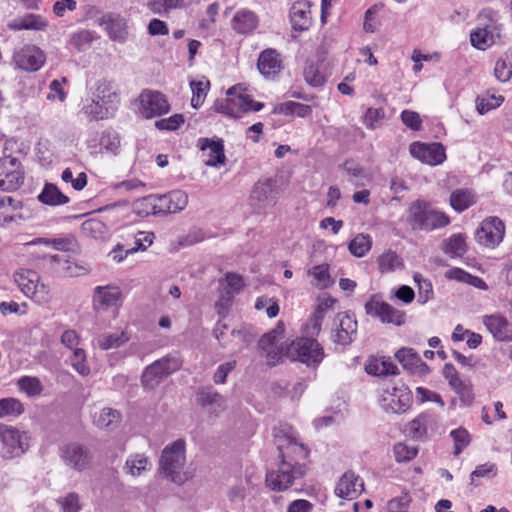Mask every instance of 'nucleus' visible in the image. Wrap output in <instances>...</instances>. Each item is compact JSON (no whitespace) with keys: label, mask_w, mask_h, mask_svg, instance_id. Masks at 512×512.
<instances>
[{"label":"nucleus","mask_w":512,"mask_h":512,"mask_svg":"<svg viewBox=\"0 0 512 512\" xmlns=\"http://www.w3.org/2000/svg\"><path fill=\"white\" fill-rule=\"evenodd\" d=\"M407 222L414 231L429 232L446 227L450 219L444 212L434 209L429 203L417 200L408 209Z\"/></svg>","instance_id":"f257e3e1"},{"label":"nucleus","mask_w":512,"mask_h":512,"mask_svg":"<svg viewBox=\"0 0 512 512\" xmlns=\"http://www.w3.org/2000/svg\"><path fill=\"white\" fill-rule=\"evenodd\" d=\"M185 462V441L177 439L163 449L159 461L160 471L168 480L181 485L188 479L183 472Z\"/></svg>","instance_id":"f03ea898"},{"label":"nucleus","mask_w":512,"mask_h":512,"mask_svg":"<svg viewBox=\"0 0 512 512\" xmlns=\"http://www.w3.org/2000/svg\"><path fill=\"white\" fill-rule=\"evenodd\" d=\"M183 359L179 352L169 353L148 365L141 376V383L146 389H154L169 375L179 371Z\"/></svg>","instance_id":"7ed1b4c3"},{"label":"nucleus","mask_w":512,"mask_h":512,"mask_svg":"<svg viewBox=\"0 0 512 512\" xmlns=\"http://www.w3.org/2000/svg\"><path fill=\"white\" fill-rule=\"evenodd\" d=\"M29 448L26 432L0 423V456L4 460L21 457Z\"/></svg>","instance_id":"20e7f679"},{"label":"nucleus","mask_w":512,"mask_h":512,"mask_svg":"<svg viewBox=\"0 0 512 512\" xmlns=\"http://www.w3.org/2000/svg\"><path fill=\"white\" fill-rule=\"evenodd\" d=\"M287 355L308 367H317L325 357L322 345L313 337H300L292 341L287 347Z\"/></svg>","instance_id":"39448f33"},{"label":"nucleus","mask_w":512,"mask_h":512,"mask_svg":"<svg viewBox=\"0 0 512 512\" xmlns=\"http://www.w3.org/2000/svg\"><path fill=\"white\" fill-rule=\"evenodd\" d=\"M306 465H296L291 461H281L276 471H270L266 474V485L274 491H284L288 489L296 479L302 478L306 474Z\"/></svg>","instance_id":"423d86ee"},{"label":"nucleus","mask_w":512,"mask_h":512,"mask_svg":"<svg viewBox=\"0 0 512 512\" xmlns=\"http://www.w3.org/2000/svg\"><path fill=\"white\" fill-rule=\"evenodd\" d=\"M14 281L25 296L37 302L48 301L49 288L40 282V276L36 271L20 269L14 273Z\"/></svg>","instance_id":"0eeeda50"},{"label":"nucleus","mask_w":512,"mask_h":512,"mask_svg":"<svg viewBox=\"0 0 512 512\" xmlns=\"http://www.w3.org/2000/svg\"><path fill=\"white\" fill-rule=\"evenodd\" d=\"M412 401V392L401 384L385 389L380 398V405L386 412L402 414L410 408Z\"/></svg>","instance_id":"6e6552de"},{"label":"nucleus","mask_w":512,"mask_h":512,"mask_svg":"<svg viewBox=\"0 0 512 512\" xmlns=\"http://www.w3.org/2000/svg\"><path fill=\"white\" fill-rule=\"evenodd\" d=\"M279 189L276 179H259L253 186L250 193V204L254 209L261 211L267 207H272L278 199Z\"/></svg>","instance_id":"1a4fd4ad"},{"label":"nucleus","mask_w":512,"mask_h":512,"mask_svg":"<svg viewBox=\"0 0 512 512\" xmlns=\"http://www.w3.org/2000/svg\"><path fill=\"white\" fill-rule=\"evenodd\" d=\"M46 61V55L43 50L33 44H26L16 49L12 56V64L16 69L26 72H36L40 70Z\"/></svg>","instance_id":"9d476101"},{"label":"nucleus","mask_w":512,"mask_h":512,"mask_svg":"<svg viewBox=\"0 0 512 512\" xmlns=\"http://www.w3.org/2000/svg\"><path fill=\"white\" fill-rule=\"evenodd\" d=\"M24 179L21 162L16 157L0 159V190L15 191L23 185Z\"/></svg>","instance_id":"9b49d317"},{"label":"nucleus","mask_w":512,"mask_h":512,"mask_svg":"<svg viewBox=\"0 0 512 512\" xmlns=\"http://www.w3.org/2000/svg\"><path fill=\"white\" fill-rule=\"evenodd\" d=\"M367 315L379 319L384 324L402 326L405 324L406 314L387 302L378 300L372 296L364 305Z\"/></svg>","instance_id":"f8f14e48"},{"label":"nucleus","mask_w":512,"mask_h":512,"mask_svg":"<svg viewBox=\"0 0 512 512\" xmlns=\"http://www.w3.org/2000/svg\"><path fill=\"white\" fill-rule=\"evenodd\" d=\"M357 320L347 312L338 313L332 323L330 338L337 345H350L357 336Z\"/></svg>","instance_id":"ddd939ff"},{"label":"nucleus","mask_w":512,"mask_h":512,"mask_svg":"<svg viewBox=\"0 0 512 512\" xmlns=\"http://www.w3.org/2000/svg\"><path fill=\"white\" fill-rule=\"evenodd\" d=\"M277 449L281 461H291L296 465H306L301 463L309 456V449L302 443H299L292 436L284 435L282 437L275 435Z\"/></svg>","instance_id":"4468645a"},{"label":"nucleus","mask_w":512,"mask_h":512,"mask_svg":"<svg viewBox=\"0 0 512 512\" xmlns=\"http://www.w3.org/2000/svg\"><path fill=\"white\" fill-rule=\"evenodd\" d=\"M504 234L505 225L502 220L498 217H489L476 230L475 238L479 244L494 248L503 240Z\"/></svg>","instance_id":"2eb2a0df"},{"label":"nucleus","mask_w":512,"mask_h":512,"mask_svg":"<svg viewBox=\"0 0 512 512\" xmlns=\"http://www.w3.org/2000/svg\"><path fill=\"white\" fill-rule=\"evenodd\" d=\"M60 456L67 466L76 471H83L88 468L92 458L88 448L77 442L62 446Z\"/></svg>","instance_id":"dca6fc26"},{"label":"nucleus","mask_w":512,"mask_h":512,"mask_svg":"<svg viewBox=\"0 0 512 512\" xmlns=\"http://www.w3.org/2000/svg\"><path fill=\"white\" fill-rule=\"evenodd\" d=\"M91 97L114 112L120 105V94L116 83L106 78L99 79L90 89Z\"/></svg>","instance_id":"f3484780"},{"label":"nucleus","mask_w":512,"mask_h":512,"mask_svg":"<svg viewBox=\"0 0 512 512\" xmlns=\"http://www.w3.org/2000/svg\"><path fill=\"white\" fill-rule=\"evenodd\" d=\"M122 302V293L116 285L96 286L93 290L92 305L97 312L118 308Z\"/></svg>","instance_id":"a211bd4d"},{"label":"nucleus","mask_w":512,"mask_h":512,"mask_svg":"<svg viewBox=\"0 0 512 512\" xmlns=\"http://www.w3.org/2000/svg\"><path fill=\"white\" fill-rule=\"evenodd\" d=\"M409 151L414 158L429 165H439L446 159L445 147L439 142L430 144L413 142Z\"/></svg>","instance_id":"6ab92c4d"},{"label":"nucleus","mask_w":512,"mask_h":512,"mask_svg":"<svg viewBox=\"0 0 512 512\" xmlns=\"http://www.w3.org/2000/svg\"><path fill=\"white\" fill-rule=\"evenodd\" d=\"M142 114L146 118H153L166 114L170 110V105L165 97L159 91L144 90L139 96Z\"/></svg>","instance_id":"aec40b11"},{"label":"nucleus","mask_w":512,"mask_h":512,"mask_svg":"<svg viewBox=\"0 0 512 512\" xmlns=\"http://www.w3.org/2000/svg\"><path fill=\"white\" fill-rule=\"evenodd\" d=\"M155 199L158 215L177 213L185 209L188 204V195L182 190H172L163 195L155 194Z\"/></svg>","instance_id":"412c9836"},{"label":"nucleus","mask_w":512,"mask_h":512,"mask_svg":"<svg viewBox=\"0 0 512 512\" xmlns=\"http://www.w3.org/2000/svg\"><path fill=\"white\" fill-rule=\"evenodd\" d=\"M197 147L203 152V161L206 166L219 167L225 164L224 141L222 139L199 138Z\"/></svg>","instance_id":"4be33fe9"},{"label":"nucleus","mask_w":512,"mask_h":512,"mask_svg":"<svg viewBox=\"0 0 512 512\" xmlns=\"http://www.w3.org/2000/svg\"><path fill=\"white\" fill-rule=\"evenodd\" d=\"M500 38V28L491 18L488 23L480 24L470 34L471 45L479 50H485Z\"/></svg>","instance_id":"5701e85b"},{"label":"nucleus","mask_w":512,"mask_h":512,"mask_svg":"<svg viewBox=\"0 0 512 512\" xmlns=\"http://www.w3.org/2000/svg\"><path fill=\"white\" fill-rule=\"evenodd\" d=\"M482 323L499 342H512V324L501 313L484 315Z\"/></svg>","instance_id":"b1692460"},{"label":"nucleus","mask_w":512,"mask_h":512,"mask_svg":"<svg viewBox=\"0 0 512 512\" xmlns=\"http://www.w3.org/2000/svg\"><path fill=\"white\" fill-rule=\"evenodd\" d=\"M395 358L405 370L412 374L427 375L430 373L429 366L422 361L419 354L413 348L403 347L399 349L395 353Z\"/></svg>","instance_id":"393cba45"},{"label":"nucleus","mask_w":512,"mask_h":512,"mask_svg":"<svg viewBox=\"0 0 512 512\" xmlns=\"http://www.w3.org/2000/svg\"><path fill=\"white\" fill-rule=\"evenodd\" d=\"M364 490L363 480L352 471L345 472L339 479L335 493L340 498H356Z\"/></svg>","instance_id":"a878e982"},{"label":"nucleus","mask_w":512,"mask_h":512,"mask_svg":"<svg viewBox=\"0 0 512 512\" xmlns=\"http://www.w3.org/2000/svg\"><path fill=\"white\" fill-rule=\"evenodd\" d=\"M289 18L293 30L300 32L308 30L311 25V11L309 2H295L289 10Z\"/></svg>","instance_id":"bb28decb"},{"label":"nucleus","mask_w":512,"mask_h":512,"mask_svg":"<svg viewBox=\"0 0 512 512\" xmlns=\"http://www.w3.org/2000/svg\"><path fill=\"white\" fill-rule=\"evenodd\" d=\"M257 67L265 78L274 77L282 68L280 54L275 49H266L259 55Z\"/></svg>","instance_id":"cd10ccee"},{"label":"nucleus","mask_w":512,"mask_h":512,"mask_svg":"<svg viewBox=\"0 0 512 512\" xmlns=\"http://www.w3.org/2000/svg\"><path fill=\"white\" fill-rule=\"evenodd\" d=\"M7 27L13 31H44L48 27V21L40 14L29 13L9 21Z\"/></svg>","instance_id":"c85d7f7f"},{"label":"nucleus","mask_w":512,"mask_h":512,"mask_svg":"<svg viewBox=\"0 0 512 512\" xmlns=\"http://www.w3.org/2000/svg\"><path fill=\"white\" fill-rule=\"evenodd\" d=\"M101 24L104 26L109 38L114 41L124 42L127 38L126 21L119 15H105Z\"/></svg>","instance_id":"c756f323"},{"label":"nucleus","mask_w":512,"mask_h":512,"mask_svg":"<svg viewBox=\"0 0 512 512\" xmlns=\"http://www.w3.org/2000/svg\"><path fill=\"white\" fill-rule=\"evenodd\" d=\"M259 24L256 13L249 9L238 10L232 18V27L239 34L253 32Z\"/></svg>","instance_id":"7c9ffc66"},{"label":"nucleus","mask_w":512,"mask_h":512,"mask_svg":"<svg viewBox=\"0 0 512 512\" xmlns=\"http://www.w3.org/2000/svg\"><path fill=\"white\" fill-rule=\"evenodd\" d=\"M197 402L209 413H218L225 409V400L223 396L211 387L204 388L198 392Z\"/></svg>","instance_id":"2f4dec72"},{"label":"nucleus","mask_w":512,"mask_h":512,"mask_svg":"<svg viewBox=\"0 0 512 512\" xmlns=\"http://www.w3.org/2000/svg\"><path fill=\"white\" fill-rule=\"evenodd\" d=\"M229 98V105L236 106L242 112L260 111L264 104L254 101L248 94L238 93V87H231L227 92Z\"/></svg>","instance_id":"473e14b6"},{"label":"nucleus","mask_w":512,"mask_h":512,"mask_svg":"<svg viewBox=\"0 0 512 512\" xmlns=\"http://www.w3.org/2000/svg\"><path fill=\"white\" fill-rule=\"evenodd\" d=\"M37 199L48 206H61L69 203L70 201L69 197L53 183H45L42 191L37 196Z\"/></svg>","instance_id":"72a5a7b5"},{"label":"nucleus","mask_w":512,"mask_h":512,"mask_svg":"<svg viewBox=\"0 0 512 512\" xmlns=\"http://www.w3.org/2000/svg\"><path fill=\"white\" fill-rule=\"evenodd\" d=\"M80 112L85 115L89 121H99L113 117L115 112L108 107L101 105L92 97L87 99Z\"/></svg>","instance_id":"f704fd0d"},{"label":"nucleus","mask_w":512,"mask_h":512,"mask_svg":"<svg viewBox=\"0 0 512 512\" xmlns=\"http://www.w3.org/2000/svg\"><path fill=\"white\" fill-rule=\"evenodd\" d=\"M434 423L435 419L432 414L422 413L408 423L406 430L413 439H422Z\"/></svg>","instance_id":"c9c22d12"},{"label":"nucleus","mask_w":512,"mask_h":512,"mask_svg":"<svg viewBox=\"0 0 512 512\" xmlns=\"http://www.w3.org/2000/svg\"><path fill=\"white\" fill-rule=\"evenodd\" d=\"M274 114H283L285 116H297L300 118H307L312 115V107L307 104H302L294 101H286L277 104L273 108Z\"/></svg>","instance_id":"e433bc0d"},{"label":"nucleus","mask_w":512,"mask_h":512,"mask_svg":"<svg viewBox=\"0 0 512 512\" xmlns=\"http://www.w3.org/2000/svg\"><path fill=\"white\" fill-rule=\"evenodd\" d=\"M152 463L144 454L135 453L129 455L125 462L124 470L133 477L142 475L151 470Z\"/></svg>","instance_id":"4c0bfd02"},{"label":"nucleus","mask_w":512,"mask_h":512,"mask_svg":"<svg viewBox=\"0 0 512 512\" xmlns=\"http://www.w3.org/2000/svg\"><path fill=\"white\" fill-rule=\"evenodd\" d=\"M450 205L457 212H463L475 203V195L469 189H456L450 195Z\"/></svg>","instance_id":"58836bf2"},{"label":"nucleus","mask_w":512,"mask_h":512,"mask_svg":"<svg viewBox=\"0 0 512 512\" xmlns=\"http://www.w3.org/2000/svg\"><path fill=\"white\" fill-rule=\"evenodd\" d=\"M442 250L452 258L462 257L467 252L466 238L462 234H453L443 242Z\"/></svg>","instance_id":"ea45409f"},{"label":"nucleus","mask_w":512,"mask_h":512,"mask_svg":"<svg viewBox=\"0 0 512 512\" xmlns=\"http://www.w3.org/2000/svg\"><path fill=\"white\" fill-rule=\"evenodd\" d=\"M67 265V258L61 255H44L41 259L40 266L51 275L64 276Z\"/></svg>","instance_id":"a19ab883"},{"label":"nucleus","mask_w":512,"mask_h":512,"mask_svg":"<svg viewBox=\"0 0 512 512\" xmlns=\"http://www.w3.org/2000/svg\"><path fill=\"white\" fill-rule=\"evenodd\" d=\"M156 199L155 194L148 195L146 197H142L136 200L133 203V212L142 218L148 217L150 215H158V211L156 208Z\"/></svg>","instance_id":"79ce46f5"},{"label":"nucleus","mask_w":512,"mask_h":512,"mask_svg":"<svg viewBox=\"0 0 512 512\" xmlns=\"http://www.w3.org/2000/svg\"><path fill=\"white\" fill-rule=\"evenodd\" d=\"M24 412V406L20 400L7 397L0 399V419L6 417H18Z\"/></svg>","instance_id":"37998d69"},{"label":"nucleus","mask_w":512,"mask_h":512,"mask_svg":"<svg viewBox=\"0 0 512 512\" xmlns=\"http://www.w3.org/2000/svg\"><path fill=\"white\" fill-rule=\"evenodd\" d=\"M129 335L122 331L116 334H103L98 337L97 343L102 350L118 348L129 341Z\"/></svg>","instance_id":"c03bdc74"},{"label":"nucleus","mask_w":512,"mask_h":512,"mask_svg":"<svg viewBox=\"0 0 512 512\" xmlns=\"http://www.w3.org/2000/svg\"><path fill=\"white\" fill-rule=\"evenodd\" d=\"M377 263L379 271L384 274L393 272L397 267L401 266L402 260L396 252L388 250L378 257Z\"/></svg>","instance_id":"a18cd8bd"},{"label":"nucleus","mask_w":512,"mask_h":512,"mask_svg":"<svg viewBox=\"0 0 512 512\" xmlns=\"http://www.w3.org/2000/svg\"><path fill=\"white\" fill-rule=\"evenodd\" d=\"M190 86L192 90L191 106L198 109L204 103L210 83L209 81H191Z\"/></svg>","instance_id":"49530a36"},{"label":"nucleus","mask_w":512,"mask_h":512,"mask_svg":"<svg viewBox=\"0 0 512 512\" xmlns=\"http://www.w3.org/2000/svg\"><path fill=\"white\" fill-rule=\"evenodd\" d=\"M348 248L351 254L358 258L365 256V254L371 248V240L369 235L358 234L354 239L350 241Z\"/></svg>","instance_id":"de8ad7c7"},{"label":"nucleus","mask_w":512,"mask_h":512,"mask_svg":"<svg viewBox=\"0 0 512 512\" xmlns=\"http://www.w3.org/2000/svg\"><path fill=\"white\" fill-rule=\"evenodd\" d=\"M19 389L30 397L39 396L43 386L37 377L23 376L18 380Z\"/></svg>","instance_id":"09e8293b"},{"label":"nucleus","mask_w":512,"mask_h":512,"mask_svg":"<svg viewBox=\"0 0 512 512\" xmlns=\"http://www.w3.org/2000/svg\"><path fill=\"white\" fill-rule=\"evenodd\" d=\"M494 75L500 82H508L512 77V59L509 56L499 58L494 67Z\"/></svg>","instance_id":"8fccbe9b"},{"label":"nucleus","mask_w":512,"mask_h":512,"mask_svg":"<svg viewBox=\"0 0 512 512\" xmlns=\"http://www.w3.org/2000/svg\"><path fill=\"white\" fill-rule=\"evenodd\" d=\"M120 421V413L112 408H104L96 420L97 426L101 429H112Z\"/></svg>","instance_id":"3c124183"},{"label":"nucleus","mask_w":512,"mask_h":512,"mask_svg":"<svg viewBox=\"0 0 512 512\" xmlns=\"http://www.w3.org/2000/svg\"><path fill=\"white\" fill-rule=\"evenodd\" d=\"M504 102V97L499 95H487L476 98V109L479 114L483 115L488 111L499 107Z\"/></svg>","instance_id":"603ef678"},{"label":"nucleus","mask_w":512,"mask_h":512,"mask_svg":"<svg viewBox=\"0 0 512 512\" xmlns=\"http://www.w3.org/2000/svg\"><path fill=\"white\" fill-rule=\"evenodd\" d=\"M70 364L81 376L90 374V367L86 360V352L83 349L75 348L73 350L70 357Z\"/></svg>","instance_id":"864d4df0"},{"label":"nucleus","mask_w":512,"mask_h":512,"mask_svg":"<svg viewBox=\"0 0 512 512\" xmlns=\"http://www.w3.org/2000/svg\"><path fill=\"white\" fill-rule=\"evenodd\" d=\"M93 40V32L83 29L71 35L70 44L79 51H85L90 47Z\"/></svg>","instance_id":"5fc2aeb1"},{"label":"nucleus","mask_w":512,"mask_h":512,"mask_svg":"<svg viewBox=\"0 0 512 512\" xmlns=\"http://www.w3.org/2000/svg\"><path fill=\"white\" fill-rule=\"evenodd\" d=\"M418 448L406 442L397 443L394 446V454L397 462H408L416 457Z\"/></svg>","instance_id":"6e6d98bb"},{"label":"nucleus","mask_w":512,"mask_h":512,"mask_svg":"<svg viewBox=\"0 0 512 512\" xmlns=\"http://www.w3.org/2000/svg\"><path fill=\"white\" fill-rule=\"evenodd\" d=\"M450 436L454 441L455 456H458L470 443V435L464 428H457L450 432Z\"/></svg>","instance_id":"4d7b16f0"},{"label":"nucleus","mask_w":512,"mask_h":512,"mask_svg":"<svg viewBox=\"0 0 512 512\" xmlns=\"http://www.w3.org/2000/svg\"><path fill=\"white\" fill-rule=\"evenodd\" d=\"M255 309L260 311L265 309L269 318H274L279 313V304L275 298L261 296L256 299Z\"/></svg>","instance_id":"13d9d810"},{"label":"nucleus","mask_w":512,"mask_h":512,"mask_svg":"<svg viewBox=\"0 0 512 512\" xmlns=\"http://www.w3.org/2000/svg\"><path fill=\"white\" fill-rule=\"evenodd\" d=\"M414 280L418 283L419 287L418 301L422 304L427 303L433 297L432 283L429 280L424 279L419 273L414 275Z\"/></svg>","instance_id":"bf43d9fd"},{"label":"nucleus","mask_w":512,"mask_h":512,"mask_svg":"<svg viewBox=\"0 0 512 512\" xmlns=\"http://www.w3.org/2000/svg\"><path fill=\"white\" fill-rule=\"evenodd\" d=\"M61 179L65 183H70L74 190L81 191L87 185V175L84 172H80L76 178L73 176V172L70 168H66L62 174Z\"/></svg>","instance_id":"052dcab7"},{"label":"nucleus","mask_w":512,"mask_h":512,"mask_svg":"<svg viewBox=\"0 0 512 512\" xmlns=\"http://www.w3.org/2000/svg\"><path fill=\"white\" fill-rule=\"evenodd\" d=\"M304 78L305 81L314 87H318L324 84L325 78L319 71V68L314 63L306 64L304 68Z\"/></svg>","instance_id":"680f3d73"},{"label":"nucleus","mask_w":512,"mask_h":512,"mask_svg":"<svg viewBox=\"0 0 512 512\" xmlns=\"http://www.w3.org/2000/svg\"><path fill=\"white\" fill-rule=\"evenodd\" d=\"M100 146L108 152L116 154L120 147V137L114 131H104L100 138Z\"/></svg>","instance_id":"e2e57ef3"},{"label":"nucleus","mask_w":512,"mask_h":512,"mask_svg":"<svg viewBox=\"0 0 512 512\" xmlns=\"http://www.w3.org/2000/svg\"><path fill=\"white\" fill-rule=\"evenodd\" d=\"M62 512H78L81 504L78 494L71 492L57 500Z\"/></svg>","instance_id":"0e129e2a"},{"label":"nucleus","mask_w":512,"mask_h":512,"mask_svg":"<svg viewBox=\"0 0 512 512\" xmlns=\"http://www.w3.org/2000/svg\"><path fill=\"white\" fill-rule=\"evenodd\" d=\"M443 377L448 380L449 385L454 390L464 389V381H462L459 377V374L451 363H446L443 367L442 371Z\"/></svg>","instance_id":"69168bd1"},{"label":"nucleus","mask_w":512,"mask_h":512,"mask_svg":"<svg viewBox=\"0 0 512 512\" xmlns=\"http://www.w3.org/2000/svg\"><path fill=\"white\" fill-rule=\"evenodd\" d=\"M154 234L151 232H139L135 238L134 247L126 249V254H133L137 251H145L153 243Z\"/></svg>","instance_id":"338daca9"},{"label":"nucleus","mask_w":512,"mask_h":512,"mask_svg":"<svg viewBox=\"0 0 512 512\" xmlns=\"http://www.w3.org/2000/svg\"><path fill=\"white\" fill-rule=\"evenodd\" d=\"M325 318V315L322 313L321 309H315L311 317L309 318L306 324L307 334L310 337L318 336L321 331L322 322Z\"/></svg>","instance_id":"774afa93"}]
</instances>
